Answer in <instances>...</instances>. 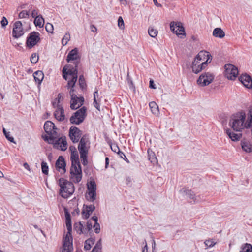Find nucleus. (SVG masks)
<instances>
[{"label": "nucleus", "instance_id": "nucleus-1", "mask_svg": "<svg viewBox=\"0 0 252 252\" xmlns=\"http://www.w3.org/2000/svg\"><path fill=\"white\" fill-rule=\"evenodd\" d=\"M250 115L252 116V107L249 108L247 115L243 111L233 115L229 121V126L233 130L241 132L247 128Z\"/></svg>", "mask_w": 252, "mask_h": 252}, {"label": "nucleus", "instance_id": "nucleus-2", "mask_svg": "<svg viewBox=\"0 0 252 252\" xmlns=\"http://www.w3.org/2000/svg\"><path fill=\"white\" fill-rule=\"evenodd\" d=\"M72 165L70 168V178L75 183L81 181L82 178V170L76 151H73L71 156Z\"/></svg>", "mask_w": 252, "mask_h": 252}, {"label": "nucleus", "instance_id": "nucleus-3", "mask_svg": "<svg viewBox=\"0 0 252 252\" xmlns=\"http://www.w3.org/2000/svg\"><path fill=\"white\" fill-rule=\"evenodd\" d=\"M78 70L77 65L75 67H72L70 65H66L64 66L63 69V77L67 80L68 75L70 76L66 87L67 89L73 88L77 80Z\"/></svg>", "mask_w": 252, "mask_h": 252}, {"label": "nucleus", "instance_id": "nucleus-4", "mask_svg": "<svg viewBox=\"0 0 252 252\" xmlns=\"http://www.w3.org/2000/svg\"><path fill=\"white\" fill-rule=\"evenodd\" d=\"M60 187V195L64 198H67L74 192L75 188L72 183L61 178L59 180Z\"/></svg>", "mask_w": 252, "mask_h": 252}, {"label": "nucleus", "instance_id": "nucleus-5", "mask_svg": "<svg viewBox=\"0 0 252 252\" xmlns=\"http://www.w3.org/2000/svg\"><path fill=\"white\" fill-rule=\"evenodd\" d=\"M86 110L85 107H82L74 113L70 118V123L76 125L82 123L86 116Z\"/></svg>", "mask_w": 252, "mask_h": 252}, {"label": "nucleus", "instance_id": "nucleus-6", "mask_svg": "<svg viewBox=\"0 0 252 252\" xmlns=\"http://www.w3.org/2000/svg\"><path fill=\"white\" fill-rule=\"evenodd\" d=\"M214 79V75L210 72L202 73L197 80V83L200 86L204 87L209 85Z\"/></svg>", "mask_w": 252, "mask_h": 252}, {"label": "nucleus", "instance_id": "nucleus-7", "mask_svg": "<svg viewBox=\"0 0 252 252\" xmlns=\"http://www.w3.org/2000/svg\"><path fill=\"white\" fill-rule=\"evenodd\" d=\"M74 91L73 88H71L69 92V94L71 95L70 108L73 110L77 109L80 107L84 101V98L83 97H78L73 93Z\"/></svg>", "mask_w": 252, "mask_h": 252}, {"label": "nucleus", "instance_id": "nucleus-8", "mask_svg": "<svg viewBox=\"0 0 252 252\" xmlns=\"http://www.w3.org/2000/svg\"><path fill=\"white\" fill-rule=\"evenodd\" d=\"M170 30L174 33L182 38V36L185 35V31L183 24L180 22L172 21L170 23Z\"/></svg>", "mask_w": 252, "mask_h": 252}, {"label": "nucleus", "instance_id": "nucleus-9", "mask_svg": "<svg viewBox=\"0 0 252 252\" xmlns=\"http://www.w3.org/2000/svg\"><path fill=\"white\" fill-rule=\"evenodd\" d=\"M225 76L229 80H235L238 74L237 68L233 64H228L225 65Z\"/></svg>", "mask_w": 252, "mask_h": 252}, {"label": "nucleus", "instance_id": "nucleus-10", "mask_svg": "<svg viewBox=\"0 0 252 252\" xmlns=\"http://www.w3.org/2000/svg\"><path fill=\"white\" fill-rule=\"evenodd\" d=\"M44 140H49V143L54 144V146L56 147L59 146L60 149L62 151H65L67 148V143L65 137L56 139L54 137H49V139L46 137Z\"/></svg>", "mask_w": 252, "mask_h": 252}, {"label": "nucleus", "instance_id": "nucleus-11", "mask_svg": "<svg viewBox=\"0 0 252 252\" xmlns=\"http://www.w3.org/2000/svg\"><path fill=\"white\" fill-rule=\"evenodd\" d=\"M73 251L72 237L71 234L66 233L63 239L62 252H72Z\"/></svg>", "mask_w": 252, "mask_h": 252}, {"label": "nucleus", "instance_id": "nucleus-12", "mask_svg": "<svg viewBox=\"0 0 252 252\" xmlns=\"http://www.w3.org/2000/svg\"><path fill=\"white\" fill-rule=\"evenodd\" d=\"M82 134V131L75 126H72L70 127L69 130V136L73 143H77Z\"/></svg>", "mask_w": 252, "mask_h": 252}, {"label": "nucleus", "instance_id": "nucleus-13", "mask_svg": "<svg viewBox=\"0 0 252 252\" xmlns=\"http://www.w3.org/2000/svg\"><path fill=\"white\" fill-rule=\"evenodd\" d=\"M39 32H33L28 37L26 44L29 48H32L40 40Z\"/></svg>", "mask_w": 252, "mask_h": 252}, {"label": "nucleus", "instance_id": "nucleus-14", "mask_svg": "<svg viewBox=\"0 0 252 252\" xmlns=\"http://www.w3.org/2000/svg\"><path fill=\"white\" fill-rule=\"evenodd\" d=\"M24 33L22 24L20 21H16L13 26L12 35L15 38H18Z\"/></svg>", "mask_w": 252, "mask_h": 252}, {"label": "nucleus", "instance_id": "nucleus-15", "mask_svg": "<svg viewBox=\"0 0 252 252\" xmlns=\"http://www.w3.org/2000/svg\"><path fill=\"white\" fill-rule=\"evenodd\" d=\"M88 142V139L86 136H83L78 145V150L80 155H88V149L87 146V143Z\"/></svg>", "mask_w": 252, "mask_h": 252}, {"label": "nucleus", "instance_id": "nucleus-16", "mask_svg": "<svg viewBox=\"0 0 252 252\" xmlns=\"http://www.w3.org/2000/svg\"><path fill=\"white\" fill-rule=\"evenodd\" d=\"M197 59H198L202 63H205V66L207 65L208 63L211 62V55L209 52L205 51H200L197 55Z\"/></svg>", "mask_w": 252, "mask_h": 252}, {"label": "nucleus", "instance_id": "nucleus-17", "mask_svg": "<svg viewBox=\"0 0 252 252\" xmlns=\"http://www.w3.org/2000/svg\"><path fill=\"white\" fill-rule=\"evenodd\" d=\"M44 128L45 132L50 135V137H54L53 134L56 132L55 126L54 124L50 121H46L44 126Z\"/></svg>", "mask_w": 252, "mask_h": 252}, {"label": "nucleus", "instance_id": "nucleus-18", "mask_svg": "<svg viewBox=\"0 0 252 252\" xmlns=\"http://www.w3.org/2000/svg\"><path fill=\"white\" fill-rule=\"evenodd\" d=\"M57 105V107H54L56 109L54 112L55 117L59 121H63L65 118L63 108L61 105Z\"/></svg>", "mask_w": 252, "mask_h": 252}, {"label": "nucleus", "instance_id": "nucleus-19", "mask_svg": "<svg viewBox=\"0 0 252 252\" xmlns=\"http://www.w3.org/2000/svg\"><path fill=\"white\" fill-rule=\"evenodd\" d=\"M65 162L63 156H59L56 162V168L61 173L65 172Z\"/></svg>", "mask_w": 252, "mask_h": 252}, {"label": "nucleus", "instance_id": "nucleus-20", "mask_svg": "<svg viewBox=\"0 0 252 252\" xmlns=\"http://www.w3.org/2000/svg\"><path fill=\"white\" fill-rule=\"evenodd\" d=\"M239 79L246 88L250 89L252 87V80L249 75L243 74L240 76Z\"/></svg>", "mask_w": 252, "mask_h": 252}, {"label": "nucleus", "instance_id": "nucleus-21", "mask_svg": "<svg viewBox=\"0 0 252 252\" xmlns=\"http://www.w3.org/2000/svg\"><path fill=\"white\" fill-rule=\"evenodd\" d=\"M226 133L229 138L233 141L239 140L242 136L241 133H235L230 129H226Z\"/></svg>", "mask_w": 252, "mask_h": 252}, {"label": "nucleus", "instance_id": "nucleus-22", "mask_svg": "<svg viewBox=\"0 0 252 252\" xmlns=\"http://www.w3.org/2000/svg\"><path fill=\"white\" fill-rule=\"evenodd\" d=\"M78 58V50L77 48H74L71 50L67 56L66 61L68 63L70 62L71 61L75 60Z\"/></svg>", "mask_w": 252, "mask_h": 252}, {"label": "nucleus", "instance_id": "nucleus-23", "mask_svg": "<svg viewBox=\"0 0 252 252\" xmlns=\"http://www.w3.org/2000/svg\"><path fill=\"white\" fill-rule=\"evenodd\" d=\"M205 63H201V64H195L194 63H192V71L195 73L197 74L199 72H200L202 70L204 69L206 67Z\"/></svg>", "mask_w": 252, "mask_h": 252}, {"label": "nucleus", "instance_id": "nucleus-24", "mask_svg": "<svg viewBox=\"0 0 252 252\" xmlns=\"http://www.w3.org/2000/svg\"><path fill=\"white\" fill-rule=\"evenodd\" d=\"M241 146L242 149L246 152L250 153L252 152V141L250 142L247 141H243L241 142Z\"/></svg>", "mask_w": 252, "mask_h": 252}, {"label": "nucleus", "instance_id": "nucleus-25", "mask_svg": "<svg viewBox=\"0 0 252 252\" xmlns=\"http://www.w3.org/2000/svg\"><path fill=\"white\" fill-rule=\"evenodd\" d=\"M184 192L186 193V195L190 199H192L194 203L198 202L200 201L199 198H198L197 196H195L194 193L191 190H185L183 189Z\"/></svg>", "mask_w": 252, "mask_h": 252}, {"label": "nucleus", "instance_id": "nucleus-26", "mask_svg": "<svg viewBox=\"0 0 252 252\" xmlns=\"http://www.w3.org/2000/svg\"><path fill=\"white\" fill-rule=\"evenodd\" d=\"M213 35L215 37L222 38L225 36V32L220 28H216L213 31Z\"/></svg>", "mask_w": 252, "mask_h": 252}, {"label": "nucleus", "instance_id": "nucleus-27", "mask_svg": "<svg viewBox=\"0 0 252 252\" xmlns=\"http://www.w3.org/2000/svg\"><path fill=\"white\" fill-rule=\"evenodd\" d=\"M33 77L35 82L40 84L44 78V74L42 71L38 70L33 73Z\"/></svg>", "mask_w": 252, "mask_h": 252}, {"label": "nucleus", "instance_id": "nucleus-28", "mask_svg": "<svg viewBox=\"0 0 252 252\" xmlns=\"http://www.w3.org/2000/svg\"><path fill=\"white\" fill-rule=\"evenodd\" d=\"M99 94L98 90H96L94 93V106L98 110H100V100L98 98Z\"/></svg>", "mask_w": 252, "mask_h": 252}, {"label": "nucleus", "instance_id": "nucleus-29", "mask_svg": "<svg viewBox=\"0 0 252 252\" xmlns=\"http://www.w3.org/2000/svg\"><path fill=\"white\" fill-rule=\"evenodd\" d=\"M74 228L77 233L80 234L81 233H87V231L85 230L83 228V225L81 222L75 223L74 225Z\"/></svg>", "mask_w": 252, "mask_h": 252}, {"label": "nucleus", "instance_id": "nucleus-30", "mask_svg": "<svg viewBox=\"0 0 252 252\" xmlns=\"http://www.w3.org/2000/svg\"><path fill=\"white\" fill-rule=\"evenodd\" d=\"M87 192H96V185L94 180L90 181L87 183Z\"/></svg>", "mask_w": 252, "mask_h": 252}, {"label": "nucleus", "instance_id": "nucleus-31", "mask_svg": "<svg viewBox=\"0 0 252 252\" xmlns=\"http://www.w3.org/2000/svg\"><path fill=\"white\" fill-rule=\"evenodd\" d=\"M85 197L87 200L90 202H94L96 197V192H87L86 193Z\"/></svg>", "mask_w": 252, "mask_h": 252}, {"label": "nucleus", "instance_id": "nucleus-32", "mask_svg": "<svg viewBox=\"0 0 252 252\" xmlns=\"http://www.w3.org/2000/svg\"><path fill=\"white\" fill-rule=\"evenodd\" d=\"M44 20L42 16L40 15V16H37L34 19V23L36 26H38L39 28H41L44 25Z\"/></svg>", "mask_w": 252, "mask_h": 252}, {"label": "nucleus", "instance_id": "nucleus-33", "mask_svg": "<svg viewBox=\"0 0 252 252\" xmlns=\"http://www.w3.org/2000/svg\"><path fill=\"white\" fill-rule=\"evenodd\" d=\"M241 251L240 252H252V246L249 243H245L241 247Z\"/></svg>", "mask_w": 252, "mask_h": 252}, {"label": "nucleus", "instance_id": "nucleus-34", "mask_svg": "<svg viewBox=\"0 0 252 252\" xmlns=\"http://www.w3.org/2000/svg\"><path fill=\"white\" fill-rule=\"evenodd\" d=\"M149 107L151 109L152 112L154 114L158 113V107L155 102L152 101L149 103Z\"/></svg>", "mask_w": 252, "mask_h": 252}, {"label": "nucleus", "instance_id": "nucleus-35", "mask_svg": "<svg viewBox=\"0 0 252 252\" xmlns=\"http://www.w3.org/2000/svg\"><path fill=\"white\" fill-rule=\"evenodd\" d=\"M102 248L101 239H100L97 241L91 252H102Z\"/></svg>", "mask_w": 252, "mask_h": 252}, {"label": "nucleus", "instance_id": "nucleus-36", "mask_svg": "<svg viewBox=\"0 0 252 252\" xmlns=\"http://www.w3.org/2000/svg\"><path fill=\"white\" fill-rule=\"evenodd\" d=\"M148 33L152 37H156L158 33V31L153 27H149L148 29Z\"/></svg>", "mask_w": 252, "mask_h": 252}, {"label": "nucleus", "instance_id": "nucleus-37", "mask_svg": "<svg viewBox=\"0 0 252 252\" xmlns=\"http://www.w3.org/2000/svg\"><path fill=\"white\" fill-rule=\"evenodd\" d=\"M70 39V35L69 32H66L62 40L63 46L66 45Z\"/></svg>", "mask_w": 252, "mask_h": 252}, {"label": "nucleus", "instance_id": "nucleus-38", "mask_svg": "<svg viewBox=\"0 0 252 252\" xmlns=\"http://www.w3.org/2000/svg\"><path fill=\"white\" fill-rule=\"evenodd\" d=\"M93 244V240L91 239H87L85 241L84 249L86 250H89L92 247V245Z\"/></svg>", "mask_w": 252, "mask_h": 252}, {"label": "nucleus", "instance_id": "nucleus-39", "mask_svg": "<svg viewBox=\"0 0 252 252\" xmlns=\"http://www.w3.org/2000/svg\"><path fill=\"white\" fill-rule=\"evenodd\" d=\"M42 172L43 174L47 175L48 174V166L46 162L44 161L41 163Z\"/></svg>", "mask_w": 252, "mask_h": 252}, {"label": "nucleus", "instance_id": "nucleus-40", "mask_svg": "<svg viewBox=\"0 0 252 252\" xmlns=\"http://www.w3.org/2000/svg\"><path fill=\"white\" fill-rule=\"evenodd\" d=\"M92 213H90V211L87 209L84 206L82 210V217L84 219H88Z\"/></svg>", "mask_w": 252, "mask_h": 252}, {"label": "nucleus", "instance_id": "nucleus-41", "mask_svg": "<svg viewBox=\"0 0 252 252\" xmlns=\"http://www.w3.org/2000/svg\"><path fill=\"white\" fill-rule=\"evenodd\" d=\"M79 84L82 89L86 87V83L85 78L83 75H80L79 78Z\"/></svg>", "mask_w": 252, "mask_h": 252}, {"label": "nucleus", "instance_id": "nucleus-42", "mask_svg": "<svg viewBox=\"0 0 252 252\" xmlns=\"http://www.w3.org/2000/svg\"><path fill=\"white\" fill-rule=\"evenodd\" d=\"M3 132L6 138L11 142L14 143V138L12 136H10V132H7L5 128L3 129Z\"/></svg>", "mask_w": 252, "mask_h": 252}, {"label": "nucleus", "instance_id": "nucleus-43", "mask_svg": "<svg viewBox=\"0 0 252 252\" xmlns=\"http://www.w3.org/2000/svg\"><path fill=\"white\" fill-rule=\"evenodd\" d=\"M204 244L207 248H211L213 247L215 244L216 242L213 239L206 240L204 242Z\"/></svg>", "mask_w": 252, "mask_h": 252}, {"label": "nucleus", "instance_id": "nucleus-44", "mask_svg": "<svg viewBox=\"0 0 252 252\" xmlns=\"http://www.w3.org/2000/svg\"><path fill=\"white\" fill-rule=\"evenodd\" d=\"M38 61V55L34 53L32 54L31 62L32 63H36Z\"/></svg>", "mask_w": 252, "mask_h": 252}, {"label": "nucleus", "instance_id": "nucleus-45", "mask_svg": "<svg viewBox=\"0 0 252 252\" xmlns=\"http://www.w3.org/2000/svg\"><path fill=\"white\" fill-rule=\"evenodd\" d=\"M29 16V13L27 10H23L20 12L19 14V18L20 19L22 18H28Z\"/></svg>", "mask_w": 252, "mask_h": 252}, {"label": "nucleus", "instance_id": "nucleus-46", "mask_svg": "<svg viewBox=\"0 0 252 252\" xmlns=\"http://www.w3.org/2000/svg\"><path fill=\"white\" fill-rule=\"evenodd\" d=\"M61 99H63L62 94H59L57 98H56L54 101L53 102V106L54 107H57V104L60 105V102Z\"/></svg>", "mask_w": 252, "mask_h": 252}, {"label": "nucleus", "instance_id": "nucleus-47", "mask_svg": "<svg viewBox=\"0 0 252 252\" xmlns=\"http://www.w3.org/2000/svg\"><path fill=\"white\" fill-rule=\"evenodd\" d=\"M45 29L48 32L53 33L54 29L53 25L51 23H47L45 26Z\"/></svg>", "mask_w": 252, "mask_h": 252}, {"label": "nucleus", "instance_id": "nucleus-48", "mask_svg": "<svg viewBox=\"0 0 252 252\" xmlns=\"http://www.w3.org/2000/svg\"><path fill=\"white\" fill-rule=\"evenodd\" d=\"M118 25L121 29H124L125 28L124 20L121 16L118 18Z\"/></svg>", "mask_w": 252, "mask_h": 252}, {"label": "nucleus", "instance_id": "nucleus-49", "mask_svg": "<svg viewBox=\"0 0 252 252\" xmlns=\"http://www.w3.org/2000/svg\"><path fill=\"white\" fill-rule=\"evenodd\" d=\"M66 226L68 231L67 233H69L70 234H71V232L72 230V227L71 220H66Z\"/></svg>", "mask_w": 252, "mask_h": 252}, {"label": "nucleus", "instance_id": "nucleus-50", "mask_svg": "<svg viewBox=\"0 0 252 252\" xmlns=\"http://www.w3.org/2000/svg\"><path fill=\"white\" fill-rule=\"evenodd\" d=\"M80 158L82 160V162L83 165L84 166L86 165L88 163L87 158V155H83V156L80 155Z\"/></svg>", "mask_w": 252, "mask_h": 252}, {"label": "nucleus", "instance_id": "nucleus-51", "mask_svg": "<svg viewBox=\"0 0 252 252\" xmlns=\"http://www.w3.org/2000/svg\"><path fill=\"white\" fill-rule=\"evenodd\" d=\"M93 227L94 228V231L96 233L98 234L100 232V225L98 222H95L94 224Z\"/></svg>", "mask_w": 252, "mask_h": 252}, {"label": "nucleus", "instance_id": "nucleus-52", "mask_svg": "<svg viewBox=\"0 0 252 252\" xmlns=\"http://www.w3.org/2000/svg\"><path fill=\"white\" fill-rule=\"evenodd\" d=\"M8 20L5 17H3L0 22L2 27H5L8 24Z\"/></svg>", "mask_w": 252, "mask_h": 252}, {"label": "nucleus", "instance_id": "nucleus-53", "mask_svg": "<svg viewBox=\"0 0 252 252\" xmlns=\"http://www.w3.org/2000/svg\"><path fill=\"white\" fill-rule=\"evenodd\" d=\"M85 207L87 209H88L89 210V211H90V213H92L95 209V207L94 205H90L88 206H86V207Z\"/></svg>", "mask_w": 252, "mask_h": 252}, {"label": "nucleus", "instance_id": "nucleus-54", "mask_svg": "<svg viewBox=\"0 0 252 252\" xmlns=\"http://www.w3.org/2000/svg\"><path fill=\"white\" fill-rule=\"evenodd\" d=\"M92 228V224L90 221H88L87 223V228L85 230L87 231V233L90 231Z\"/></svg>", "mask_w": 252, "mask_h": 252}, {"label": "nucleus", "instance_id": "nucleus-55", "mask_svg": "<svg viewBox=\"0 0 252 252\" xmlns=\"http://www.w3.org/2000/svg\"><path fill=\"white\" fill-rule=\"evenodd\" d=\"M111 148L113 151L115 153H118L120 151V149L117 145H114L111 146Z\"/></svg>", "mask_w": 252, "mask_h": 252}, {"label": "nucleus", "instance_id": "nucleus-56", "mask_svg": "<svg viewBox=\"0 0 252 252\" xmlns=\"http://www.w3.org/2000/svg\"><path fill=\"white\" fill-rule=\"evenodd\" d=\"M149 160H150L151 162L153 163V164L158 162L156 157H155L154 155L152 156V157L149 158Z\"/></svg>", "mask_w": 252, "mask_h": 252}, {"label": "nucleus", "instance_id": "nucleus-57", "mask_svg": "<svg viewBox=\"0 0 252 252\" xmlns=\"http://www.w3.org/2000/svg\"><path fill=\"white\" fill-rule=\"evenodd\" d=\"M32 15L33 18H35L37 16H40V15H38V11L36 10H33L32 11Z\"/></svg>", "mask_w": 252, "mask_h": 252}, {"label": "nucleus", "instance_id": "nucleus-58", "mask_svg": "<svg viewBox=\"0 0 252 252\" xmlns=\"http://www.w3.org/2000/svg\"><path fill=\"white\" fill-rule=\"evenodd\" d=\"M149 83H150V85H149L150 88H151L152 89H155L156 88V87L155 85L154 84V82L153 80L151 79L150 80Z\"/></svg>", "mask_w": 252, "mask_h": 252}, {"label": "nucleus", "instance_id": "nucleus-59", "mask_svg": "<svg viewBox=\"0 0 252 252\" xmlns=\"http://www.w3.org/2000/svg\"><path fill=\"white\" fill-rule=\"evenodd\" d=\"M90 29H91V31L93 32H97V28L94 25H91L90 26Z\"/></svg>", "mask_w": 252, "mask_h": 252}, {"label": "nucleus", "instance_id": "nucleus-60", "mask_svg": "<svg viewBox=\"0 0 252 252\" xmlns=\"http://www.w3.org/2000/svg\"><path fill=\"white\" fill-rule=\"evenodd\" d=\"M144 243H145V245L143 248L142 252H148V246L147 245L146 241L145 240H144Z\"/></svg>", "mask_w": 252, "mask_h": 252}, {"label": "nucleus", "instance_id": "nucleus-61", "mask_svg": "<svg viewBox=\"0 0 252 252\" xmlns=\"http://www.w3.org/2000/svg\"><path fill=\"white\" fill-rule=\"evenodd\" d=\"M200 62L201 61L199 60L198 59H197V56L195 57L193 61L192 62V63H194L195 64H201Z\"/></svg>", "mask_w": 252, "mask_h": 252}, {"label": "nucleus", "instance_id": "nucleus-62", "mask_svg": "<svg viewBox=\"0 0 252 252\" xmlns=\"http://www.w3.org/2000/svg\"><path fill=\"white\" fill-rule=\"evenodd\" d=\"M66 220H71L70 215L68 212H65Z\"/></svg>", "mask_w": 252, "mask_h": 252}, {"label": "nucleus", "instance_id": "nucleus-63", "mask_svg": "<svg viewBox=\"0 0 252 252\" xmlns=\"http://www.w3.org/2000/svg\"><path fill=\"white\" fill-rule=\"evenodd\" d=\"M23 166L24 167V168L25 169H26L28 171H30L31 169H30V166L28 165V164L27 163H26V162L24 163L23 164Z\"/></svg>", "mask_w": 252, "mask_h": 252}, {"label": "nucleus", "instance_id": "nucleus-64", "mask_svg": "<svg viewBox=\"0 0 252 252\" xmlns=\"http://www.w3.org/2000/svg\"><path fill=\"white\" fill-rule=\"evenodd\" d=\"M153 2L156 6H157L158 7H161L162 6L161 4H159L158 3L157 0H153Z\"/></svg>", "mask_w": 252, "mask_h": 252}]
</instances>
